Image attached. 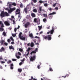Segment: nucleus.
<instances>
[{
    "mask_svg": "<svg viewBox=\"0 0 80 80\" xmlns=\"http://www.w3.org/2000/svg\"><path fill=\"white\" fill-rule=\"evenodd\" d=\"M9 16V15L8 13L7 12H4V11H2L0 14V16L2 18H3L5 16Z\"/></svg>",
    "mask_w": 80,
    "mask_h": 80,
    "instance_id": "obj_1",
    "label": "nucleus"
},
{
    "mask_svg": "<svg viewBox=\"0 0 80 80\" xmlns=\"http://www.w3.org/2000/svg\"><path fill=\"white\" fill-rule=\"evenodd\" d=\"M52 35H48L47 36H45L44 35H43V38L44 39L48 40V41H50L52 39Z\"/></svg>",
    "mask_w": 80,
    "mask_h": 80,
    "instance_id": "obj_2",
    "label": "nucleus"
},
{
    "mask_svg": "<svg viewBox=\"0 0 80 80\" xmlns=\"http://www.w3.org/2000/svg\"><path fill=\"white\" fill-rule=\"evenodd\" d=\"M54 32V28L52 27V30H50V32H47V34H49L50 33V34L52 35L53 34V32Z\"/></svg>",
    "mask_w": 80,
    "mask_h": 80,
    "instance_id": "obj_3",
    "label": "nucleus"
},
{
    "mask_svg": "<svg viewBox=\"0 0 80 80\" xmlns=\"http://www.w3.org/2000/svg\"><path fill=\"white\" fill-rule=\"evenodd\" d=\"M42 7H39V9H38V13H39L40 14H41L42 13Z\"/></svg>",
    "mask_w": 80,
    "mask_h": 80,
    "instance_id": "obj_4",
    "label": "nucleus"
},
{
    "mask_svg": "<svg viewBox=\"0 0 80 80\" xmlns=\"http://www.w3.org/2000/svg\"><path fill=\"white\" fill-rule=\"evenodd\" d=\"M36 56L35 55L33 56V57H32L30 58V61L33 62L35 59Z\"/></svg>",
    "mask_w": 80,
    "mask_h": 80,
    "instance_id": "obj_5",
    "label": "nucleus"
},
{
    "mask_svg": "<svg viewBox=\"0 0 80 80\" xmlns=\"http://www.w3.org/2000/svg\"><path fill=\"white\" fill-rule=\"evenodd\" d=\"M29 25H30V22H27L26 24H24L25 28H27L28 26Z\"/></svg>",
    "mask_w": 80,
    "mask_h": 80,
    "instance_id": "obj_6",
    "label": "nucleus"
},
{
    "mask_svg": "<svg viewBox=\"0 0 80 80\" xmlns=\"http://www.w3.org/2000/svg\"><path fill=\"white\" fill-rule=\"evenodd\" d=\"M4 23L6 26H9L10 25V23L8 21H5V22H4Z\"/></svg>",
    "mask_w": 80,
    "mask_h": 80,
    "instance_id": "obj_7",
    "label": "nucleus"
},
{
    "mask_svg": "<svg viewBox=\"0 0 80 80\" xmlns=\"http://www.w3.org/2000/svg\"><path fill=\"white\" fill-rule=\"evenodd\" d=\"M16 14H20V10L19 9H18L16 11Z\"/></svg>",
    "mask_w": 80,
    "mask_h": 80,
    "instance_id": "obj_8",
    "label": "nucleus"
},
{
    "mask_svg": "<svg viewBox=\"0 0 80 80\" xmlns=\"http://www.w3.org/2000/svg\"><path fill=\"white\" fill-rule=\"evenodd\" d=\"M19 38L21 40H22V41H25V37H24L23 36H22L19 37Z\"/></svg>",
    "mask_w": 80,
    "mask_h": 80,
    "instance_id": "obj_9",
    "label": "nucleus"
},
{
    "mask_svg": "<svg viewBox=\"0 0 80 80\" xmlns=\"http://www.w3.org/2000/svg\"><path fill=\"white\" fill-rule=\"evenodd\" d=\"M0 42L1 44V46L3 45L4 43L5 42V41L4 40H2L1 41H0Z\"/></svg>",
    "mask_w": 80,
    "mask_h": 80,
    "instance_id": "obj_10",
    "label": "nucleus"
},
{
    "mask_svg": "<svg viewBox=\"0 0 80 80\" xmlns=\"http://www.w3.org/2000/svg\"><path fill=\"white\" fill-rule=\"evenodd\" d=\"M9 48L10 50L12 49L13 51L14 50V48L12 45L9 46Z\"/></svg>",
    "mask_w": 80,
    "mask_h": 80,
    "instance_id": "obj_11",
    "label": "nucleus"
},
{
    "mask_svg": "<svg viewBox=\"0 0 80 80\" xmlns=\"http://www.w3.org/2000/svg\"><path fill=\"white\" fill-rule=\"evenodd\" d=\"M5 50V48H4L3 47H2L1 48V49H0V52H2L4 51Z\"/></svg>",
    "mask_w": 80,
    "mask_h": 80,
    "instance_id": "obj_12",
    "label": "nucleus"
},
{
    "mask_svg": "<svg viewBox=\"0 0 80 80\" xmlns=\"http://www.w3.org/2000/svg\"><path fill=\"white\" fill-rule=\"evenodd\" d=\"M14 67V65L13 64V63H12L11 64V66L10 67V68H11V69L12 70L13 68H14L13 67Z\"/></svg>",
    "mask_w": 80,
    "mask_h": 80,
    "instance_id": "obj_13",
    "label": "nucleus"
},
{
    "mask_svg": "<svg viewBox=\"0 0 80 80\" xmlns=\"http://www.w3.org/2000/svg\"><path fill=\"white\" fill-rule=\"evenodd\" d=\"M31 16H32V18H35L36 17L35 14L33 13H31Z\"/></svg>",
    "mask_w": 80,
    "mask_h": 80,
    "instance_id": "obj_14",
    "label": "nucleus"
},
{
    "mask_svg": "<svg viewBox=\"0 0 80 80\" xmlns=\"http://www.w3.org/2000/svg\"><path fill=\"white\" fill-rule=\"evenodd\" d=\"M10 9H11V10L13 12V11H15L16 10V8H10Z\"/></svg>",
    "mask_w": 80,
    "mask_h": 80,
    "instance_id": "obj_15",
    "label": "nucleus"
},
{
    "mask_svg": "<svg viewBox=\"0 0 80 80\" xmlns=\"http://www.w3.org/2000/svg\"><path fill=\"white\" fill-rule=\"evenodd\" d=\"M24 11L25 13H27L28 12V9L27 8H25L24 9Z\"/></svg>",
    "mask_w": 80,
    "mask_h": 80,
    "instance_id": "obj_16",
    "label": "nucleus"
},
{
    "mask_svg": "<svg viewBox=\"0 0 80 80\" xmlns=\"http://www.w3.org/2000/svg\"><path fill=\"white\" fill-rule=\"evenodd\" d=\"M29 80H37V79L35 78H33V77L32 76L31 77V79H29Z\"/></svg>",
    "mask_w": 80,
    "mask_h": 80,
    "instance_id": "obj_17",
    "label": "nucleus"
},
{
    "mask_svg": "<svg viewBox=\"0 0 80 80\" xmlns=\"http://www.w3.org/2000/svg\"><path fill=\"white\" fill-rule=\"evenodd\" d=\"M29 36L30 37L32 38H33V34L32 33L30 34Z\"/></svg>",
    "mask_w": 80,
    "mask_h": 80,
    "instance_id": "obj_18",
    "label": "nucleus"
},
{
    "mask_svg": "<svg viewBox=\"0 0 80 80\" xmlns=\"http://www.w3.org/2000/svg\"><path fill=\"white\" fill-rule=\"evenodd\" d=\"M34 46V44L33 42L31 43L30 46L31 47H33Z\"/></svg>",
    "mask_w": 80,
    "mask_h": 80,
    "instance_id": "obj_19",
    "label": "nucleus"
},
{
    "mask_svg": "<svg viewBox=\"0 0 80 80\" xmlns=\"http://www.w3.org/2000/svg\"><path fill=\"white\" fill-rule=\"evenodd\" d=\"M2 35L5 36H7L6 33L5 32H2Z\"/></svg>",
    "mask_w": 80,
    "mask_h": 80,
    "instance_id": "obj_20",
    "label": "nucleus"
},
{
    "mask_svg": "<svg viewBox=\"0 0 80 80\" xmlns=\"http://www.w3.org/2000/svg\"><path fill=\"white\" fill-rule=\"evenodd\" d=\"M56 14V12H53L52 13H50V14H49V16H50L52 15L55 14Z\"/></svg>",
    "mask_w": 80,
    "mask_h": 80,
    "instance_id": "obj_21",
    "label": "nucleus"
},
{
    "mask_svg": "<svg viewBox=\"0 0 80 80\" xmlns=\"http://www.w3.org/2000/svg\"><path fill=\"white\" fill-rule=\"evenodd\" d=\"M36 53V52L35 51H32L30 53L31 55H32V53Z\"/></svg>",
    "mask_w": 80,
    "mask_h": 80,
    "instance_id": "obj_22",
    "label": "nucleus"
},
{
    "mask_svg": "<svg viewBox=\"0 0 80 80\" xmlns=\"http://www.w3.org/2000/svg\"><path fill=\"white\" fill-rule=\"evenodd\" d=\"M43 16H44V17L47 18V13H46V14L43 13Z\"/></svg>",
    "mask_w": 80,
    "mask_h": 80,
    "instance_id": "obj_23",
    "label": "nucleus"
},
{
    "mask_svg": "<svg viewBox=\"0 0 80 80\" xmlns=\"http://www.w3.org/2000/svg\"><path fill=\"white\" fill-rule=\"evenodd\" d=\"M26 18L27 19H29L30 18V16L29 15H28L26 16Z\"/></svg>",
    "mask_w": 80,
    "mask_h": 80,
    "instance_id": "obj_24",
    "label": "nucleus"
},
{
    "mask_svg": "<svg viewBox=\"0 0 80 80\" xmlns=\"http://www.w3.org/2000/svg\"><path fill=\"white\" fill-rule=\"evenodd\" d=\"M22 32H20L19 34V35H18V37H19H19H22L23 36H22Z\"/></svg>",
    "mask_w": 80,
    "mask_h": 80,
    "instance_id": "obj_25",
    "label": "nucleus"
},
{
    "mask_svg": "<svg viewBox=\"0 0 80 80\" xmlns=\"http://www.w3.org/2000/svg\"><path fill=\"white\" fill-rule=\"evenodd\" d=\"M47 19L46 18H44L43 19V22H47Z\"/></svg>",
    "mask_w": 80,
    "mask_h": 80,
    "instance_id": "obj_26",
    "label": "nucleus"
},
{
    "mask_svg": "<svg viewBox=\"0 0 80 80\" xmlns=\"http://www.w3.org/2000/svg\"><path fill=\"white\" fill-rule=\"evenodd\" d=\"M33 12H34L37 13V10L36 9H34L33 10Z\"/></svg>",
    "mask_w": 80,
    "mask_h": 80,
    "instance_id": "obj_27",
    "label": "nucleus"
},
{
    "mask_svg": "<svg viewBox=\"0 0 80 80\" xmlns=\"http://www.w3.org/2000/svg\"><path fill=\"white\" fill-rule=\"evenodd\" d=\"M39 2L40 3V4H42V3H44V2L43 1H42V0H39Z\"/></svg>",
    "mask_w": 80,
    "mask_h": 80,
    "instance_id": "obj_28",
    "label": "nucleus"
},
{
    "mask_svg": "<svg viewBox=\"0 0 80 80\" xmlns=\"http://www.w3.org/2000/svg\"><path fill=\"white\" fill-rule=\"evenodd\" d=\"M32 1L34 3H36L37 2V0H32Z\"/></svg>",
    "mask_w": 80,
    "mask_h": 80,
    "instance_id": "obj_29",
    "label": "nucleus"
},
{
    "mask_svg": "<svg viewBox=\"0 0 80 80\" xmlns=\"http://www.w3.org/2000/svg\"><path fill=\"white\" fill-rule=\"evenodd\" d=\"M31 50V49L30 48H28V50H27V51L28 52H29V51H30Z\"/></svg>",
    "mask_w": 80,
    "mask_h": 80,
    "instance_id": "obj_30",
    "label": "nucleus"
},
{
    "mask_svg": "<svg viewBox=\"0 0 80 80\" xmlns=\"http://www.w3.org/2000/svg\"><path fill=\"white\" fill-rule=\"evenodd\" d=\"M4 31L3 29L2 28H0V32H2Z\"/></svg>",
    "mask_w": 80,
    "mask_h": 80,
    "instance_id": "obj_31",
    "label": "nucleus"
},
{
    "mask_svg": "<svg viewBox=\"0 0 80 80\" xmlns=\"http://www.w3.org/2000/svg\"><path fill=\"white\" fill-rule=\"evenodd\" d=\"M38 28H39V31H40L41 30V29H42V26H41L40 27V26H38Z\"/></svg>",
    "mask_w": 80,
    "mask_h": 80,
    "instance_id": "obj_32",
    "label": "nucleus"
},
{
    "mask_svg": "<svg viewBox=\"0 0 80 80\" xmlns=\"http://www.w3.org/2000/svg\"><path fill=\"white\" fill-rule=\"evenodd\" d=\"M12 11L10 9L8 10V13H12Z\"/></svg>",
    "mask_w": 80,
    "mask_h": 80,
    "instance_id": "obj_33",
    "label": "nucleus"
},
{
    "mask_svg": "<svg viewBox=\"0 0 80 80\" xmlns=\"http://www.w3.org/2000/svg\"><path fill=\"white\" fill-rule=\"evenodd\" d=\"M20 7L21 8H22L23 7V4L22 3H21V4L20 5Z\"/></svg>",
    "mask_w": 80,
    "mask_h": 80,
    "instance_id": "obj_34",
    "label": "nucleus"
},
{
    "mask_svg": "<svg viewBox=\"0 0 80 80\" xmlns=\"http://www.w3.org/2000/svg\"><path fill=\"white\" fill-rule=\"evenodd\" d=\"M12 36L13 37H16V34H14V33H12Z\"/></svg>",
    "mask_w": 80,
    "mask_h": 80,
    "instance_id": "obj_35",
    "label": "nucleus"
},
{
    "mask_svg": "<svg viewBox=\"0 0 80 80\" xmlns=\"http://www.w3.org/2000/svg\"><path fill=\"white\" fill-rule=\"evenodd\" d=\"M49 70L50 72H53V70L52 69V68H51V67H50V68L49 69Z\"/></svg>",
    "mask_w": 80,
    "mask_h": 80,
    "instance_id": "obj_36",
    "label": "nucleus"
},
{
    "mask_svg": "<svg viewBox=\"0 0 80 80\" xmlns=\"http://www.w3.org/2000/svg\"><path fill=\"white\" fill-rule=\"evenodd\" d=\"M37 19L36 18H35L34 19V22H37Z\"/></svg>",
    "mask_w": 80,
    "mask_h": 80,
    "instance_id": "obj_37",
    "label": "nucleus"
},
{
    "mask_svg": "<svg viewBox=\"0 0 80 80\" xmlns=\"http://www.w3.org/2000/svg\"><path fill=\"white\" fill-rule=\"evenodd\" d=\"M18 70L19 72H22V69H21L19 68Z\"/></svg>",
    "mask_w": 80,
    "mask_h": 80,
    "instance_id": "obj_38",
    "label": "nucleus"
},
{
    "mask_svg": "<svg viewBox=\"0 0 80 80\" xmlns=\"http://www.w3.org/2000/svg\"><path fill=\"white\" fill-rule=\"evenodd\" d=\"M12 5H13L14 6H16V4L15 2H13L12 3Z\"/></svg>",
    "mask_w": 80,
    "mask_h": 80,
    "instance_id": "obj_39",
    "label": "nucleus"
},
{
    "mask_svg": "<svg viewBox=\"0 0 80 80\" xmlns=\"http://www.w3.org/2000/svg\"><path fill=\"white\" fill-rule=\"evenodd\" d=\"M29 54V52H28V54L25 55V57H26V58H27L28 55Z\"/></svg>",
    "mask_w": 80,
    "mask_h": 80,
    "instance_id": "obj_40",
    "label": "nucleus"
},
{
    "mask_svg": "<svg viewBox=\"0 0 80 80\" xmlns=\"http://www.w3.org/2000/svg\"><path fill=\"white\" fill-rule=\"evenodd\" d=\"M11 62H12V61L11 60H9V61H8L7 63L8 64H9V63H11Z\"/></svg>",
    "mask_w": 80,
    "mask_h": 80,
    "instance_id": "obj_41",
    "label": "nucleus"
},
{
    "mask_svg": "<svg viewBox=\"0 0 80 80\" xmlns=\"http://www.w3.org/2000/svg\"><path fill=\"white\" fill-rule=\"evenodd\" d=\"M52 17H53V16L51 15V16L49 17V18L50 19H52Z\"/></svg>",
    "mask_w": 80,
    "mask_h": 80,
    "instance_id": "obj_42",
    "label": "nucleus"
},
{
    "mask_svg": "<svg viewBox=\"0 0 80 80\" xmlns=\"http://www.w3.org/2000/svg\"><path fill=\"white\" fill-rule=\"evenodd\" d=\"M23 49H22L21 48H19V51L21 52H23Z\"/></svg>",
    "mask_w": 80,
    "mask_h": 80,
    "instance_id": "obj_43",
    "label": "nucleus"
},
{
    "mask_svg": "<svg viewBox=\"0 0 80 80\" xmlns=\"http://www.w3.org/2000/svg\"><path fill=\"white\" fill-rule=\"evenodd\" d=\"M10 39L12 40V41H14V40L13 39V38L12 37H10Z\"/></svg>",
    "mask_w": 80,
    "mask_h": 80,
    "instance_id": "obj_44",
    "label": "nucleus"
},
{
    "mask_svg": "<svg viewBox=\"0 0 80 80\" xmlns=\"http://www.w3.org/2000/svg\"><path fill=\"white\" fill-rule=\"evenodd\" d=\"M48 6V4L47 3H46L44 4V6L45 7H47Z\"/></svg>",
    "mask_w": 80,
    "mask_h": 80,
    "instance_id": "obj_45",
    "label": "nucleus"
},
{
    "mask_svg": "<svg viewBox=\"0 0 80 80\" xmlns=\"http://www.w3.org/2000/svg\"><path fill=\"white\" fill-rule=\"evenodd\" d=\"M58 7H59V9L61 8V6L60 5V4H58Z\"/></svg>",
    "mask_w": 80,
    "mask_h": 80,
    "instance_id": "obj_46",
    "label": "nucleus"
},
{
    "mask_svg": "<svg viewBox=\"0 0 80 80\" xmlns=\"http://www.w3.org/2000/svg\"><path fill=\"white\" fill-rule=\"evenodd\" d=\"M1 25H1V27L2 28L4 27V25H3V23H2V24H1Z\"/></svg>",
    "mask_w": 80,
    "mask_h": 80,
    "instance_id": "obj_47",
    "label": "nucleus"
},
{
    "mask_svg": "<svg viewBox=\"0 0 80 80\" xmlns=\"http://www.w3.org/2000/svg\"><path fill=\"white\" fill-rule=\"evenodd\" d=\"M13 25L16 24V22H15L14 20H13Z\"/></svg>",
    "mask_w": 80,
    "mask_h": 80,
    "instance_id": "obj_48",
    "label": "nucleus"
},
{
    "mask_svg": "<svg viewBox=\"0 0 80 80\" xmlns=\"http://www.w3.org/2000/svg\"><path fill=\"white\" fill-rule=\"evenodd\" d=\"M42 11L43 13L46 12V13H47L45 11V10H44V9H42Z\"/></svg>",
    "mask_w": 80,
    "mask_h": 80,
    "instance_id": "obj_49",
    "label": "nucleus"
},
{
    "mask_svg": "<svg viewBox=\"0 0 80 80\" xmlns=\"http://www.w3.org/2000/svg\"><path fill=\"white\" fill-rule=\"evenodd\" d=\"M4 45H5V46H7L8 45V43L7 42H5L4 43Z\"/></svg>",
    "mask_w": 80,
    "mask_h": 80,
    "instance_id": "obj_50",
    "label": "nucleus"
},
{
    "mask_svg": "<svg viewBox=\"0 0 80 80\" xmlns=\"http://www.w3.org/2000/svg\"><path fill=\"white\" fill-rule=\"evenodd\" d=\"M25 60V58H23L22 60H21V61L22 62H23Z\"/></svg>",
    "mask_w": 80,
    "mask_h": 80,
    "instance_id": "obj_51",
    "label": "nucleus"
},
{
    "mask_svg": "<svg viewBox=\"0 0 80 80\" xmlns=\"http://www.w3.org/2000/svg\"><path fill=\"white\" fill-rule=\"evenodd\" d=\"M16 60H17V59H16L13 58L12 59V61H16Z\"/></svg>",
    "mask_w": 80,
    "mask_h": 80,
    "instance_id": "obj_52",
    "label": "nucleus"
},
{
    "mask_svg": "<svg viewBox=\"0 0 80 80\" xmlns=\"http://www.w3.org/2000/svg\"><path fill=\"white\" fill-rule=\"evenodd\" d=\"M16 57L18 59L20 58V57L19 56H16Z\"/></svg>",
    "mask_w": 80,
    "mask_h": 80,
    "instance_id": "obj_53",
    "label": "nucleus"
},
{
    "mask_svg": "<svg viewBox=\"0 0 80 80\" xmlns=\"http://www.w3.org/2000/svg\"><path fill=\"white\" fill-rule=\"evenodd\" d=\"M57 4V3H55L53 5V6L54 7H55Z\"/></svg>",
    "mask_w": 80,
    "mask_h": 80,
    "instance_id": "obj_54",
    "label": "nucleus"
},
{
    "mask_svg": "<svg viewBox=\"0 0 80 80\" xmlns=\"http://www.w3.org/2000/svg\"><path fill=\"white\" fill-rule=\"evenodd\" d=\"M43 79H44L45 80H47V79H48L47 78H46V77H43Z\"/></svg>",
    "mask_w": 80,
    "mask_h": 80,
    "instance_id": "obj_55",
    "label": "nucleus"
},
{
    "mask_svg": "<svg viewBox=\"0 0 80 80\" xmlns=\"http://www.w3.org/2000/svg\"><path fill=\"white\" fill-rule=\"evenodd\" d=\"M22 64H23V63H22V62H21L19 63V65L21 66V65H22Z\"/></svg>",
    "mask_w": 80,
    "mask_h": 80,
    "instance_id": "obj_56",
    "label": "nucleus"
},
{
    "mask_svg": "<svg viewBox=\"0 0 80 80\" xmlns=\"http://www.w3.org/2000/svg\"><path fill=\"white\" fill-rule=\"evenodd\" d=\"M14 44V42H11V44Z\"/></svg>",
    "mask_w": 80,
    "mask_h": 80,
    "instance_id": "obj_57",
    "label": "nucleus"
},
{
    "mask_svg": "<svg viewBox=\"0 0 80 80\" xmlns=\"http://www.w3.org/2000/svg\"><path fill=\"white\" fill-rule=\"evenodd\" d=\"M17 28H15L14 29V32H16L17 31Z\"/></svg>",
    "mask_w": 80,
    "mask_h": 80,
    "instance_id": "obj_58",
    "label": "nucleus"
},
{
    "mask_svg": "<svg viewBox=\"0 0 80 80\" xmlns=\"http://www.w3.org/2000/svg\"><path fill=\"white\" fill-rule=\"evenodd\" d=\"M18 54L19 55H21V54L20 53V52H18Z\"/></svg>",
    "mask_w": 80,
    "mask_h": 80,
    "instance_id": "obj_59",
    "label": "nucleus"
},
{
    "mask_svg": "<svg viewBox=\"0 0 80 80\" xmlns=\"http://www.w3.org/2000/svg\"><path fill=\"white\" fill-rule=\"evenodd\" d=\"M38 50V48H36V49H35V51L36 52Z\"/></svg>",
    "mask_w": 80,
    "mask_h": 80,
    "instance_id": "obj_60",
    "label": "nucleus"
},
{
    "mask_svg": "<svg viewBox=\"0 0 80 80\" xmlns=\"http://www.w3.org/2000/svg\"><path fill=\"white\" fill-rule=\"evenodd\" d=\"M69 74H67L65 76L67 77H69Z\"/></svg>",
    "mask_w": 80,
    "mask_h": 80,
    "instance_id": "obj_61",
    "label": "nucleus"
},
{
    "mask_svg": "<svg viewBox=\"0 0 80 80\" xmlns=\"http://www.w3.org/2000/svg\"><path fill=\"white\" fill-rule=\"evenodd\" d=\"M7 41L8 42H10V39H8Z\"/></svg>",
    "mask_w": 80,
    "mask_h": 80,
    "instance_id": "obj_62",
    "label": "nucleus"
},
{
    "mask_svg": "<svg viewBox=\"0 0 80 80\" xmlns=\"http://www.w3.org/2000/svg\"><path fill=\"white\" fill-rule=\"evenodd\" d=\"M38 69H40V65H38Z\"/></svg>",
    "mask_w": 80,
    "mask_h": 80,
    "instance_id": "obj_63",
    "label": "nucleus"
},
{
    "mask_svg": "<svg viewBox=\"0 0 80 80\" xmlns=\"http://www.w3.org/2000/svg\"><path fill=\"white\" fill-rule=\"evenodd\" d=\"M5 63V62L4 61H1V63L2 64L4 63Z\"/></svg>",
    "mask_w": 80,
    "mask_h": 80,
    "instance_id": "obj_64",
    "label": "nucleus"
}]
</instances>
